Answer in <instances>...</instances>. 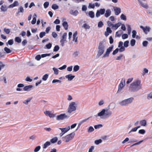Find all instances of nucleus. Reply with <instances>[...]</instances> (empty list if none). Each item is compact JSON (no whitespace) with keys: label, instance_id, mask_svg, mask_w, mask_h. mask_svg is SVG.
Listing matches in <instances>:
<instances>
[{"label":"nucleus","instance_id":"obj_57","mask_svg":"<svg viewBox=\"0 0 152 152\" xmlns=\"http://www.w3.org/2000/svg\"><path fill=\"white\" fill-rule=\"evenodd\" d=\"M59 47L58 45H56L54 48L53 49V51L57 52L59 50Z\"/></svg>","mask_w":152,"mask_h":152},{"label":"nucleus","instance_id":"obj_48","mask_svg":"<svg viewBox=\"0 0 152 152\" xmlns=\"http://www.w3.org/2000/svg\"><path fill=\"white\" fill-rule=\"evenodd\" d=\"M31 99H32V98H29L28 99H27L24 101L23 102V103H24L26 104H28V102H29L31 100Z\"/></svg>","mask_w":152,"mask_h":152},{"label":"nucleus","instance_id":"obj_32","mask_svg":"<svg viewBox=\"0 0 152 152\" xmlns=\"http://www.w3.org/2000/svg\"><path fill=\"white\" fill-rule=\"evenodd\" d=\"M82 27L86 29H89L90 28V26L88 25L86 23L83 25Z\"/></svg>","mask_w":152,"mask_h":152},{"label":"nucleus","instance_id":"obj_39","mask_svg":"<svg viewBox=\"0 0 152 152\" xmlns=\"http://www.w3.org/2000/svg\"><path fill=\"white\" fill-rule=\"evenodd\" d=\"M120 18L121 19L124 20L125 21L126 20V16L124 14H121Z\"/></svg>","mask_w":152,"mask_h":152},{"label":"nucleus","instance_id":"obj_4","mask_svg":"<svg viewBox=\"0 0 152 152\" xmlns=\"http://www.w3.org/2000/svg\"><path fill=\"white\" fill-rule=\"evenodd\" d=\"M133 100L134 98L131 97L121 101L119 104L121 106H127L132 103Z\"/></svg>","mask_w":152,"mask_h":152},{"label":"nucleus","instance_id":"obj_41","mask_svg":"<svg viewBox=\"0 0 152 152\" xmlns=\"http://www.w3.org/2000/svg\"><path fill=\"white\" fill-rule=\"evenodd\" d=\"M67 34L66 33H64L63 34L62 37V39L66 40Z\"/></svg>","mask_w":152,"mask_h":152},{"label":"nucleus","instance_id":"obj_58","mask_svg":"<svg viewBox=\"0 0 152 152\" xmlns=\"http://www.w3.org/2000/svg\"><path fill=\"white\" fill-rule=\"evenodd\" d=\"M142 45L143 46L145 47H146L147 46L148 44V41H144L142 42Z\"/></svg>","mask_w":152,"mask_h":152},{"label":"nucleus","instance_id":"obj_23","mask_svg":"<svg viewBox=\"0 0 152 152\" xmlns=\"http://www.w3.org/2000/svg\"><path fill=\"white\" fill-rule=\"evenodd\" d=\"M65 77L68 79V80L71 81L75 77V76L72 75L71 74H69L66 75Z\"/></svg>","mask_w":152,"mask_h":152},{"label":"nucleus","instance_id":"obj_22","mask_svg":"<svg viewBox=\"0 0 152 152\" xmlns=\"http://www.w3.org/2000/svg\"><path fill=\"white\" fill-rule=\"evenodd\" d=\"M18 10L19 11L17 12L15 14V15L16 16H17L20 12L23 13L24 11V8L22 6H20L18 8Z\"/></svg>","mask_w":152,"mask_h":152},{"label":"nucleus","instance_id":"obj_28","mask_svg":"<svg viewBox=\"0 0 152 152\" xmlns=\"http://www.w3.org/2000/svg\"><path fill=\"white\" fill-rule=\"evenodd\" d=\"M50 142L49 141L46 142L43 145V148L44 149L46 148L48 146L50 145Z\"/></svg>","mask_w":152,"mask_h":152},{"label":"nucleus","instance_id":"obj_17","mask_svg":"<svg viewBox=\"0 0 152 152\" xmlns=\"http://www.w3.org/2000/svg\"><path fill=\"white\" fill-rule=\"evenodd\" d=\"M33 87V86L31 85L26 86L23 88V89L25 91H29L31 90Z\"/></svg>","mask_w":152,"mask_h":152},{"label":"nucleus","instance_id":"obj_7","mask_svg":"<svg viewBox=\"0 0 152 152\" xmlns=\"http://www.w3.org/2000/svg\"><path fill=\"white\" fill-rule=\"evenodd\" d=\"M125 79L123 78H122L120 83L118 85L117 93H119L122 91V88L125 86Z\"/></svg>","mask_w":152,"mask_h":152},{"label":"nucleus","instance_id":"obj_35","mask_svg":"<svg viewBox=\"0 0 152 152\" xmlns=\"http://www.w3.org/2000/svg\"><path fill=\"white\" fill-rule=\"evenodd\" d=\"M80 68V67L77 65H75L73 67V71L75 72H76L78 71Z\"/></svg>","mask_w":152,"mask_h":152},{"label":"nucleus","instance_id":"obj_24","mask_svg":"<svg viewBox=\"0 0 152 152\" xmlns=\"http://www.w3.org/2000/svg\"><path fill=\"white\" fill-rule=\"evenodd\" d=\"M111 11L110 9H107L105 11V13L104 16L105 17L107 18L109 17L111 14Z\"/></svg>","mask_w":152,"mask_h":152},{"label":"nucleus","instance_id":"obj_37","mask_svg":"<svg viewBox=\"0 0 152 152\" xmlns=\"http://www.w3.org/2000/svg\"><path fill=\"white\" fill-rule=\"evenodd\" d=\"M140 124L142 126H145L146 125V121L145 120H142L140 121Z\"/></svg>","mask_w":152,"mask_h":152},{"label":"nucleus","instance_id":"obj_61","mask_svg":"<svg viewBox=\"0 0 152 152\" xmlns=\"http://www.w3.org/2000/svg\"><path fill=\"white\" fill-rule=\"evenodd\" d=\"M87 10V7L86 5H82V10L83 11H86Z\"/></svg>","mask_w":152,"mask_h":152},{"label":"nucleus","instance_id":"obj_10","mask_svg":"<svg viewBox=\"0 0 152 152\" xmlns=\"http://www.w3.org/2000/svg\"><path fill=\"white\" fill-rule=\"evenodd\" d=\"M105 11L104 9H101L99 10H97L96 13V17L98 18L101 15H103Z\"/></svg>","mask_w":152,"mask_h":152},{"label":"nucleus","instance_id":"obj_36","mask_svg":"<svg viewBox=\"0 0 152 152\" xmlns=\"http://www.w3.org/2000/svg\"><path fill=\"white\" fill-rule=\"evenodd\" d=\"M4 50L6 52V53H9L12 52V50L7 47L4 48Z\"/></svg>","mask_w":152,"mask_h":152},{"label":"nucleus","instance_id":"obj_5","mask_svg":"<svg viewBox=\"0 0 152 152\" xmlns=\"http://www.w3.org/2000/svg\"><path fill=\"white\" fill-rule=\"evenodd\" d=\"M75 133L74 132H72L70 134L66 135L65 137H62V140L66 142H69L74 137Z\"/></svg>","mask_w":152,"mask_h":152},{"label":"nucleus","instance_id":"obj_26","mask_svg":"<svg viewBox=\"0 0 152 152\" xmlns=\"http://www.w3.org/2000/svg\"><path fill=\"white\" fill-rule=\"evenodd\" d=\"M88 15L89 17L92 18H94L95 16L94 13L92 11H89L88 13Z\"/></svg>","mask_w":152,"mask_h":152},{"label":"nucleus","instance_id":"obj_27","mask_svg":"<svg viewBox=\"0 0 152 152\" xmlns=\"http://www.w3.org/2000/svg\"><path fill=\"white\" fill-rule=\"evenodd\" d=\"M62 25L65 30H67L68 28V25L66 21H64L62 23Z\"/></svg>","mask_w":152,"mask_h":152},{"label":"nucleus","instance_id":"obj_55","mask_svg":"<svg viewBox=\"0 0 152 152\" xmlns=\"http://www.w3.org/2000/svg\"><path fill=\"white\" fill-rule=\"evenodd\" d=\"M45 34L46 33L45 32H41L39 34V37L41 38H42L45 35Z\"/></svg>","mask_w":152,"mask_h":152},{"label":"nucleus","instance_id":"obj_29","mask_svg":"<svg viewBox=\"0 0 152 152\" xmlns=\"http://www.w3.org/2000/svg\"><path fill=\"white\" fill-rule=\"evenodd\" d=\"M58 139V138L57 137H55L50 140V142L51 143H54L57 141Z\"/></svg>","mask_w":152,"mask_h":152},{"label":"nucleus","instance_id":"obj_60","mask_svg":"<svg viewBox=\"0 0 152 152\" xmlns=\"http://www.w3.org/2000/svg\"><path fill=\"white\" fill-rule=\"evenodd\" d=\"M123 55L122 54H120L117 57L116 59L117 60H120L123 57Z\"/></svg>","mask_w":152,"mask_h":152},{"label":"nucleus","instance_id":"obj_20","mask_svg":"<svg viewBox=\"0 0 152 152\" xmlns=\"http://www.w3.org/2000/svg\"><path fill=\"white\" fill-rule=\"evenodd\" d=\"M112 31L109 27H107L106 29V31L105 32L104 35L106 37H107L109 34L112 33Z\"/></svg>","mask_w":152,"mask_h":152},{"label":"nucleus","instance_id":"obj_12","mask_svg":"<svg viewBox=\"0 0 152 152\" xmlns=\"http://www.w3.org/2000/svg\"><path fill=\"white\" fill-rule=\"evenodd\" d=\"M140 3L141 6L147 9L148 8V6L146 3H145V0H138Z\"/></svg>","mask_w":152,"mask_h":152},{"label":"nucleus","instance_id":"obj_40","mask_svg":"<svg viewBox=\"0 0 152 152\" xmlns=\"http://www.w3.org/2000/svg\"><path fill=\"white\" fill-rule=\"evenodd\" d=\"M53 71L54 72V73L56 75H57L58 74V69L55 67H53Z\"/></svg>","mask_w":152,"mask_h":152},{"label":"nucleus","instance_id":"obj_31","mask_svg":"<svg viewBox=\"0 0 152 152\" xmlns=\"http://www.w3.org/2000/svg\"><path fill=\"white\" fill-rule=\"evenodd\" d=\"M1 9L3 11L5 12L7 10V8L6 5H2L1 6Z\"/></svg>","mask_w":152,"mask_h":152},{"label":"nucleus","instance_id":"obj_51","mask_svg":"<svg viewBox=\"0 0 152 152\" xmlns=\"http://www.w3.org/2000/svg\"><path fill=\"white\" fill-rule=\"evenodd\" d=\"M56 82H58L59 83H61V81L58 80L57 79H54L52 82V83H53Z\"/></svg>","mask_w":152,"mask_h":152},{"label":"nucleus","instance_id":"obj_46","mask_svg":"<svg viewBox=\"0 0 152 152\" xmlns=\"http://www.w3.org/2000/svg\"><path fill=\"white\" fill-rule=\"evenodd\" d=\"M132 37L134 38L135 37L136 34L137 33L136 31L133 30L132 31Z\"/></svg>","mask_w":152,"mask_h":152},{"label":"nucleus","instance_id":"obj_54","mask_svg":"<svg viewBox=\"0 0 152 152\" xmlns=\"http://www.w3.org/2000/svg\"><path fill=\"white\" fill-rule=\"evenodd\" d=\"M147 99H152V91L148 95Z\"/></svg>","mask_w":152,"mask_h":152},{"label":"nucleus","instance_id":"obj_18","mask_svg":"<svg viewBox=\"0 0 152 152\" xmlns=\"http://www.w3.org/2000/svg\"><path fill=\"white\" fill-rule=\"evenodd\" d=\"M44 113L46 115L49 116L50 118H53L54 117V115L49 111L46 110L44 112Z\"/></svg>","mask_w":152,"mask_h":152},{"label":"nucleus","instance_id":"obj_45","mask_svg":"<svg viewBox=\"0 0 152 152\" xmlns=\"http://www.w3.org/2000/svg\"><path fill=\"white\" fill-rule=\"evenodd\" d=\"M41 147L40 146H38L36 147L34 150V152H38L40 149Z\"/></svg>","mask_w":152,"mask_h":152},{"label":"nucleus","instance_id":"obj_43","mask_svg":"<svg viewBox=\"0 0 152 152\" xmlns=\"http://www.w3.org/2000/svg\"><path fill=\"white\" fill-rule=\"evenodd\" d=\"M94 130V128L92 126H90L88 128V132H91Z\"/></svg>","mask_w":152,"mask_h":152},{"label":"nucleus","instance_id":"obj_47","mask_svg":"<svg viewBox=\"0 0 152 152\" xmlns=\"http://www.w3.org/2000/svg\"><path fill=\"white\" fill-rule=\"evenodd\" d=\"M58 6L56 4H53L52 6V8L55 10L58 9Z\"/></svg>","mask_w":152,"mask_h":152},{"label":"nucleus","instance_id":"obj_49","mask_svg":"<svg viewBox=\"0 0 152 152\" xmlns=\"http://www.w3.org/2000/svg\"><path fill=\"white\" fill-rule=\"evenodd\" d=\"M119 51V49L117 48L115 50H114L112 53L113 55H114L118 53V51Z\"/></svg>","mask_w":152,"mask_h":152},{"label":"nucleus","instance_id":"obj_1","mask_svg":"<svg viewBox=\"0 0 152 152\" xmlns=\"http://www.w3.org/2000/svg\"><path fill=\"white\" fill-rule=\"evenodd\" d=\"M110 104L107 108L103 109L100 112L98 113L96 116L99 117L102 119L108 118L110 117L112 114V111L110 110Z\"/></svg>","mask_w":152,"mask_h":152},{"label":"nucleus","instance_id":"obj_2","mask_svg":"<svg viewBox=\"0 0 152 152\" xmlns=\"http://www.w3.org/2000/svg\"><path fill=\"white\" fill-rule=\"evenodd\" d=\"M142 88L141 81L139 80H134L130 85L129 90L132 92H136Z\"/></svg>","mask_w":152,"mask_h":152},{"label":"nucleus","instance_id":"obj_9","mask_svg":"<svg viewBox=\"0 0 152 152\" xmlns=\"http://www.w3.org/2000/svg\"><path fill=\"white\" fill-rule=\"evenodd\" d=\"M68 118L67 116L65 114H62L57 115L56 117V119L57 120L59 121L64 120Z\"/></svg>","mask_w":152,"mask_h":152},{"label":"nucleus","instance_id":"obj_14","mask_svg":"<svg viewBox=\"0 0 152 152\" xmlns=\"http://www.w3.org/2000/svg\"><path fill=\"white\" fill-rule=\"evenodd\" d=\"M69 14L74 16H76L79 13L78 11L77 10L71 9L69 11Z\"/></svg>","mask_w":152,"mask_h":152},{"label":"nucleus","instance_id":"obj_16","mask_svg":"<svg viewBox=\"0 0 152 152\" xmlns=\"http://www.w3.org/2000/svg\"><path fill=\"white\" fill-rule=\"evenodd\" d=\"M19 5V3L17 1H15L13 4L10 5L8 6L9 8H13V7L18 6Z\"/></svg>","mask_w":152,"mask_h":152},{"label":"nucleus","instance_id":"obj_8","mask_svg":"<svg viewBox=\"0 0 152 152\" xmlns=\"http://www.w3.org/2000/svg\"><path fill=\"white\" fill-rule=\"evenodd\" d=\"M113 45H112L108 48L106 50V51L105 54L103 56L102 58H105L106 57H108L110 54V52L112 51L113 48Z\"/></svg>","mask_w":152,"mask_h":152},{"label":"nucleus","instance_id":"obj_6","mask_svg":"<svg viewBox=\"0 0 152 152\" xmlns=\"http://www.w3.org/2000/svg\"><path fill=\"white\" fill-rule=\"evenodd\" d=\"M76 104L74 102H71L69 104L67 110V113H70L72 112L75 111L76 109Z\"/></svg>","mask_w":152,"mask_h":152},{"label":"nucleus","instance_id":"obj_11","mask_svg":"<svg viewBox=\"0 0 152 152\" xmlns=\"http://www.w3.org/2000/svg\"><path fill=\"white\" fill-rule=\"evenodd\" d=\"M113 9L115 15H118L121 13V10L119 7H113Z\"/></svg>","mask_w":152,"mask_h":152},{"label":"nucleus","instance_id":"obj_30","mask_svg":"<svg viewBox=\"0 0 152 152\" xmlns=\"http://www.w3.org/2000/svg\"><path fill=\"white\" fill-rule=\"evenodd\" d=\"M121 23L120 22H119L114 24L113 27L114 28L115 30L117 29L121 25Z\"/></svg>","mask_w":152,"mask_h":152},{"label":"nucleus","instance_id":"obj_63","mask_svg":"<svg viewBox=\"0 0 152 152\" xmlns=\"http://www.w3.org/2000/svg\"><path fill=\"white\" fill-rule=\"evenodd\" d=\"M104 101L103 100H101L99 102L98 104L99 106H101L103 105L104 103Z\"/></svg>","mask_w":152,"mask_h":152},{"label":"nucleus","instance_id":"obj_25","mask_svg":"<svg viewBox=\"0 0 152 152\" xmlns=\"http://www.w3.org/2000/svg\"><path fill=\"white\" fill-rule=\"evenodd\" d=\"M80 54V52L78 51H76L74 52L72 54V56L74 58H77L78 57Z\"/></svg>","mask_w":152,"mask_h":152},{"label":"nucleus","instance_id":"obj_42","mask_svg":"<svg viewBox=\"0 0 152 152\" xmlns=\"http://www.w3.org/2000/svg\"><path fill=\"white\" fill-rule=\"evenodd\" d=\"M15 41L18 43H20L21 42V39L19 37H16L15 38Z\"/></svg>","mask_w":152,"mask_h":152},{"label":"nucleus","instance_id":"obj_3","mask_svg":"<svg viewBox=\"0 0 152 152\" xmlns=\"http://www.w3.org/2000/svg\"><path fill=\"white\" fill-rule=\"evenodd\" d=\"M106 45V43L105 40H103L99 42L98 45V52L97 54L98 56H100L103 53Z\"/></svg>","mask_w":152,"mask_h":152},{"label":"nucleus","instance_id":"obj_59","mask_svg":"<svg viewBox=\"0 0 152 152\" xmlns=\"http://www.w3.org/2000/svg\"><path fill=\"white\" fill-rule=\"evenodd\" d=\"M102 142L101 139H100L99 140H96L95 141V143L96 145H98L101 143Z\"/></svg>","mask_w":152,"mask_h":152},{"label":"nucleus","instance_id":"obj_19","mask_svg":"<svg viewBox=\"0 0 152 152\" xmlns=\"http://www.w3.org/2000/svg\"><path fill=\"white\" fill-rule=\"evenodd\" d=\"M59 129L61 130V132H63L64 134H65L70 129V127L68 126L64 128H60Z\"/></svg>","mask_w":152,"mask_h":152},{"label":"nucleus","instance_id":"obj_15","mask_svg":"<svg viewBox=\"0 0 152 152\" xmlns=\"http://www.w3.org/2000/svg\"><path fill=\"white\" fill-rule=\"evenodd\" d=\"M140 28H142L145 34H147L150 31V28L149 26H145L144 27L142 26H140Z\"/></svg>","mask_w":152,"mask_h":152},{"label":"nucleus","instance_id":"obj_34","mask_svg":"<svg viewBox=\"0 0 152 152\" xmlns=\"http://www.w3.org/2000/svg\"><path fill=\"white\" fill-rule=\"evenodd\" d=\"M126 26L127 27L128 34L129 35L131 33V26L129 25H128Z\"/></svg>","mask_w":152,"mask_h":152},{"label":"nucleus","instance_id":"obj_38","mask_svg":"<svg viewBox=\"0 0 152 152\" xmlns=\"http://www.w3.org/2000/svg\"><path fill=\"white\" fill-rule=\"evenodd\" d=\"M136 41L134 39H132L130 41V45L131 46H134L135 44Z\"/></svg>","mask_w":152,"mask_h":152},{"label":"nucleus","instance_id":"obj_62","mask_svg":"<svg viewBox=\"0 0 152 152\" xmlns=\"http://www.w3.org/2000/svg\"><path fill=\"white\" fill-rule=\"evenodd\" d=\"M4 31L7 34H9L10 32V30L8 28H5L4 29Z\"/></svg>","mask_w":152,"mask_h":152},{"label":"nucleus","instance_id":"obj_33","mask_svg":"<svg viewBox=\"0 0 152 152\" xmlns=\"http://www.w3.org/2000/svg\"><path fill=\"white\" fill-rule=\"evenodd\" d=\"M49 75L47 74L43 75L42 77V80L44 81H46Z\"/></svg>","mask_w":152,"mask_h":152},{"label":"nucleus","instance_id":"obj_56","mask_svg":"<svg viewBox=\"0 0 152 152\" xmlns=\"http://www.w3.org/2000/svg\"><path fill=\"white\" fill-rule=\"evenodd\" d=\"M95 7V5L94 4H92L91 3H89L88 6L89 8H94Z\"/></svg>","mask_w":152,"mask_h":152},{"label":"nucleus","instance_id":"obj_44","mask_svg":"<svg viewBox=\"0 0 152 152\" xmlns=\"http://www.w3.org/2000/svg\"><path fill=\"white\" fill-rule=\"evenodd\" d=\"M129 41L128 40L126 41H125L124 43V47L125 48H127L128 46V44L129 43Z\"/></svg>","mask_w":152,"mask_h":152},{"label":"nucleus","instance_id":"obj_13","mask_svg":"<svg viewBox=\"0 0 152 152\" xmlns=\"http://www.w3.org/2000/svg\"><path fill=\"white\" fill-rule=\"evenodd\" d=\"M123 44L122 42L120 41L119 42V45H118V47L119 48V51L120 52H123L125 50V48L124 46H123Z\"/></svg>","mask_w":152,"mask_h":152},{"label":"nucleus","instance_id":"obj_52","mask_svg":"<svg viewBox=\"0 0 152 152\" xmlns=\"http://www.w3.org/2000/svg\"><path fill=\"white\" fill-rule=\"evenodd\" d=\"M128 37V34H123L122 35V38L123 39H125L127 38Z\"/></svg>","mask_w":152,"mask_h":152},{"label":"nucleus","instance_id":"obj_53","mask_svg":"<svg viewBox=\"0 0 152 152\" xmlns=\"http://www.w3.org/2000/svg\"><path fill=\"white\" fill-rule=\"evenodd\" d=\"M103 25L104 24L103 23L102 21H100L98 23V26L99 28H101L103 26Z\"/></svg>","mask_w":152,"mask_h":152},{"label":"nucleus","instance_id":"obj_21","mask_svg":"<svg viewBox=\"0 0 152 152\" xmlns=\"http://www.w3.org/2000/svg\"><path fill=\"white\" fill-rule=\"evenodd\" d=\"M77 31H75L73 35V41L75 42H77Z\"/></svg>","mask_w":152,"mask_h":152},{"label":"nucleus","instance_id":"obj_64","mask_svg":"<svg viewBox=\"0 0 152 152\" xmlns=\"http://www.w3.org/2000/svg\"><path fill=\"white\" fill-rule=\"evenodd\" d=\"M52 46V44L51 43H49L48 44L46 45V48L48 49H50L51 48Z\"/></svg>","mask_w":152,"mask_h":152},{"label":"nucleus","instance_id":"obj_50","mask_svg":"<svg viewBox=\"0 0 152 152\" xmlns=\"http://www.w3.org/2000/svg\"><path fill=\"white\" fill-rule=\"evenodd\" d=\"M102 126H103L102 124H99L95 125L94 126V127L95 129H97L102 127Z\"/></svg>","mask_w":152,"mask_h":152}]
</instances>
